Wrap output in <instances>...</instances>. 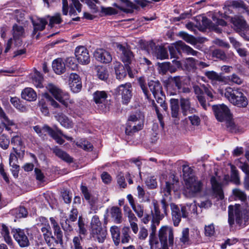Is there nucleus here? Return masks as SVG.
Wrapping results in <instances>:
<instances>
[{
  "mask_svg": "<svg viewBox=\"0 0 249 249\" xmlns=\"http://www.w3.org/2000/svg\"><path fill=\"white\" fill-rule=\"evenodd\" d=\"M228 222L231 226L236 224L241 227H244L249 222V209L245 205L235 204L228 207Z\"/></svg>",
  "mask_w": 249,
  "mask_h": 249,
  "instance_id": "obj_1",
  "label": "nucleus"
},
{
  "mask_svg": "<svg viewBox=\"0 0 249 249\" xmlns=\"http://www.w3.org/2000/svg\"><path fill=\"white\" fill-rule=\"evenodd\" d=\"M212 108L216 119L219 122L224 123L227 130L235 132L236 126L232 121L229 108L224 104L213 105Z\"/></svg>",
  "mask_w": 249,
  "mask_h": 249,
  "instance_id": "obj_2",
  "label": "nucleus"
},
{
  "mask_svg": "<svg viewBox=\"0 0 249 249\" xmlns=\"http://www.w3.org/2000/svg\"><path fill=\"white\" fill-rule=\"evenodd\" d=\"M224 95L230 103L238 107H245L248 105V99L240 89L227 87Z\"/></svg>",
  "mask_w": 249,
  "mask_h": 249,
  "instance_id": "obj_3",
  "label": "nucleus"
},
{
  "mask_svg": "<svg viewBox=\"0 0 249 249\" xmlns=\"http://www.w3.org/2000/svg\"><path fill=\"white\" fill-rule=\"evenodd\" d=\"M13 37L9 38L5 45L4 53H7L13 47H17L22 45V39L25 36V30L23 26L18 24L13 26Z\"/></svg>",
  "mask_w": 249,
  "mask_h": 249,
  "instance_id": "obj_4",
  "label": "nucleus"
},
{
  "mask_svg": "<svg viewBox=\"0 0 249 249\" xmlns=\"http://www.w3.org/2000/svg\"><path fill=\"white\" fill-rule=\"evenodd\" d=\"M144 117L140 111L136 112L131 115L128 119L125 133L127 135H131L133 133L142 129L143 126Z\"/></svg>",
  "mask_w": 249,
  "mask_h": 249,
  "instance_id": "obj_5",
  "label": "nucleus"
},
{
  "mask_svg": "<svg viewBox=\"0 0 249 249\" xmlns=\"http://www.w3.org/2000/svg\"><path fill=\"white\" fill-rule=\"evenodd\" d=\"M46 88L57 101L66 107L68 106L69 103H73V100L70 99L69 93L62 90L54 84L48 83L46 85Z\"/></svg>",
  "mask_w": 249,
  "mask_h": 249,
  "instance_id": "obj_6",
  "label": "nucleus"
},
{
  "mask_svg": "<svg viewBox=\"0 0 249 249\" xmlns=\"http://www.w3.org/2000/svg\"><path fill=\"white\" fill-rule=\"evenodd\" d=\"M148 86L157 103L160 104L164 111H166L167 107L165 103L164 95L161 84L159 81L151 80L148 83Z\"/></svg>",
  "mask_w": 249,
  "mask_h": 249,
  "instance_id": "obj_7",
  "label": "nucleus"
},
{
  "mask_svg": "<svg viewBox=\"0 0 249 249\" xmlns=\"http://www.w3.org/2000/svg\"><path fill=\"white\" fill-rule=\"evenodd\" d=\"M169 50L171 58H178V56L181 54V52L193 55H197L198 53L197 52L194 50L190 46L186 45L182 41L176 42L169 47Z\"/></svg>",
  "mask_w": 249,
  "mask_h": 249,
  "instance_id": "obj_8",
  "label": "nucleus"
},
{
  "mask_svg": "<svg viewBox=\"0 0 249 249\" xmlns=\"http://www.w3.org/2000/svg\"><path fill=\"white\" fill-rule=\"evenodd\" d=\"M203 188V184L196 178H192L185 182L183 194L187 197H195L199 195Z\"/></svg>",
  "mask_w": 249,
  "mask_h": 249,
  "instance_id": "obj_9",
  "label": "nucleus"
},
{
  "mask_svg": "<svg viewBox=\"0 0 249 249\" xmlns=\"http://www.w3.org/2000/svg\"><path fill=\"white\" fill-rule=\"evenodd\" d=\"M172 220L174 225L178 226L181 221V217L187 218L188 216V206H182L180 209L174 204H171Z\"/></svg>",
  "mask_w": 249,
  "mask_h": 249,
  "instance_id": "obj_10",
  "label": "nucleus"
},
{
  "mask_svg": "<svg viewBox=\"0 0 249 249\" xmlns=\"http://www.w3.org/2000/svg\"><path fill=\"white\" fill-rule=\"evenodd\" d=\"M117 48L118 51L121 53V59L122 61L125 64L126 69L128 71V74L130 75L131 70L128 65L131 63L133 59L134 56L133 53L128 47L120 44L117 45Z\"/></svg>",
  "mask_w": 249,
  "mask_h": 249,
  "instance_id": "obj_11",
  "label": "nucleus"
},
{
  "mask_svg": "<svg viewBox=\"0 0 249 249\" xmlns=\"http://www.w3.org/2000/svg\"><path fill=\"white\" fill-rule=\"evenodd\" d=\"M158 236L160 240L164 242L168 246L174 244V232L172 227L167 226L161 227L159 231Z\"/></svg>",
  "mask_w": 249,
  "mask_h": 249,
  "instance_id": "obj_12",
  "label": "nucleus"
},
{
  "mask_svg": "<svg viewBox=\"0 0 249 249\" xmlns=\"http://www.w3.org/2000/svg\"><path fill=\"white\" fill-rule=\"evenodd\" d=\"M75 56L78 62L82 65H87L90 62V56L88 49L83 46L77 47L75 50Z\"/></svg>",
  "mask_w": 249,
  "mask_h": 249,
  "instance_id": "obj_13",
  "label": "nucleus"
},
{
  "mask_svg": "<svg viewBox=\"0 0 249 249\" xmlns=\"http://www.w3.org/2000/svg\"><path fill=\"white\" fill-rule=\"evenodd\" d=\"M131 88L130 83H126L119 86L116 89L118 94L122 95L123 103L124 104H127L131 98Z\"/></svg>",
  "mask_w": 249,
  "mask_h": 249,
  "instance_id": "obj_14",
  "label": "nucleus"
},
{
  "mask_svg": "<svg viewBox=\"0 0 249 249\" xmlns=\"http://www.w3.org/2000/svg\"><path fill=\"white\" fill-rule=\"evenodd\" d=\"M13 236L20 247H26L29 245V241L23 230L18 229L12 231Z\"/></svg>",
  "mask_w": 249,
  "mask_h": 249,
  "instance_id": "obj_15",
  "label": "nucleus"
},
{
  "mask_svg": "<svg viewBox=\"0 0 249 249\" xmlns=\"http://www.w3.org/2000/svg\"><path fill=\"white\" fill-rule=\"evenodd\" d=\"M179 103L181 112L183 115L186 116L196 112V109L192 105L190 98L181 97Z\"/></svg>",
  "mask_w": 249,
  "mask_h": 249,
  "instance_id": "obj_16",
  "label": "nucleus"
},
{
  "mask_svg": "<svg viewBox=\"0 0 249 249\" xmlns=\"http://www.w3.org/2000/svg\"><path fill=\"white\" fill-rule=\"evenodd\" d=\"M211 183L214 193L219 199L224 198L223 192L221 183V179L219 176H213L211 178Z\"/></svg>",
  "mask_w": 249,
  "mask_h": 249,
  "instance_id": "obj_17",
  "label": "nucleus"
},
{
  "mask_svg": "<svg viewBox=\"0 0 249 249\" xmlns=\"http://www.w3.org/2000/svg\"><path fill=\"white\" fill-rule=\"evenodd\" d=\"M94 55L98 61L104 63H108L112 59L110 53L103 49H97L95 51Z\"/></svg>",
  "mask_w": 249,
  "mask_h": 249,
  "instance_id": "obj_18",
  "label": "nucleus"
},
{
  "mask_svg": "<svg viewBox=\"0 0 249 249\" xmlns=\"http://www.w3.org/2000/svg\"><path fill=\"white\" fill-rule=\"evenodd\" d=\"M69 85L73 92H79L82 88V83L79 76L74 73H71L69 77Z\"/></svg>",
  "mask_w": 249,
  "mask_h": 249,
  "instance_id": "obj_19",
  "label": "nucleus"
},
{
  "mask_svg": "<svg viewBox=\"0 0 249 249\" xmlns=\"http://www.w3.org/2000/svg\"><path fill=\"white\" fill-rule=\"evenodd\" d=\"M231 22L233 25L234 29L238 32L247 31L249 29L246 20L242 17H234L231 18Z\"/></svg>",
  "mask_w": 249,
  "mask_h": 249,
  "instance_id": "obj_20",
  "label": "nucleus"
},
{
  "mask_svg": "<svg viewBox=\"0 0 249 249\" xmlns=\"http://www.w3.org/2000/svg\"><path fill=\"white\" fill-rule=\"evenodd\" d=\"M90 235L94 240H97L99 243H103L106 238L107 231L101 227L90 230Z\"/></svg>",
  "mask_w": 249,
  "mask_h": 249,
  "instance_id": "obj_21",
  "label": "nucleus"
},
{
  "mask_svg": "<svg viewBox=\"0 0 249 249\" xmlns=\"http://www.w3.org/2000/svg\"><path fill=\"white\" fill-rule=\"evenodd\" d=\"M41 231L42 233L43 238L48 246L53 245V243H56L55 237L53 235L50 225H47L46 227H42Z\"/></svg>",
  "mask_w": 249,
  "mask_h": 249,
  "instance_id": "obj_22",
  "label": "nucleus"
},
{
  "mask_svg": "<svg viewBox=\"0 0 249 249\" xmlns=\"http://www.w3.org/2000/svg\"><path fill=\"white\" fill-rule=\"evenodd\" d=\"M32 22L34 26L33 34L35 35L37 31H43L47 24V20L44 18H40L37 17L33 18Z\"/></svg>",
  "mask_w": 249,
  "mask_h": 249,
  "instance_id": "obj_23",
  "label": "nucleus"
},
{
  "mask_svg": "<svg viewBox=\"0 0 249 249\" xmlns=\"http://www.w3.org/2000/svg\"><path fill=\"white\" fill-rule=\"evenodd\" d=\"M50 220L53 230L54 235L55 236V239L56 243H60V244L62 243L63 232L61 231L58 224L53 217H51Z\"/></svg>",
  "mask_w": 249,
  "mask_h": 249,
  "instance_id": "obj_24",
  "label": "nucleus"
},
{
  "mask_svg": "<svg viewBox=\"0 0 249 249\" xmlns=\"http://www.w3.org/2000/svg\"><path fill=\"white\" fill-rule=\"evenodd\" d=\"M205 76L211 81L213 85L216 84L217 82H225L226 78L221 74H218L214 71H207Z\"/></svg>",
  "mask_w": 249,
  "mask_h": 249,
  "instance_id": "obj_25",
  "label": "nucleus"
},
{
  "mask_svg": "<svg viewBox=\"0 0 249 249\" xmlns=\"http://www.w3.org/2000/svg\"><path fill=\"white\" fill-rule=\"evenodd\" d=\"M0 119L1 123L6 130L7 131H11V126L15 125L13 120H10L8 116L6 115L2 108L0 107Z\"/></svg>",
  "mask_w": 249,
  "mask_h": 249,
  "instance_id": "obj_26",
  "label": "nucleus"
},
{
  "mask_svg": "<svg viewBox=\"0 0 249 249\" xmlns=\"http://www.w3.org/2000/svg\"><path fill=\"white\" fill-rule=\"evenodd\" d=\"M157 236L149 238L150 249H168V246L161 240L159 241Z\"/></svg>",
  "mask_w": 249,
  "mask_h": 249,
  "instance_id": "obj_27",
  "label": "nucleus"
},
{
  "mask_svg": "<svg viewBox=\"0 0 249 249\" xmlns=\"http://www.w3.org/2000/svg\"><path fill=\"white\" fill-rule=\"evenodd\" d=\"M52 67L53 71L57 74L63 73L66 69L65 64L61 58L53 60L52 63Z\"/></svg>",
  "mask_w": 249,
  "mask_h": 249,
  "instance_id": "obj_28",
  "label": "nucleus"
},
{
  "mask_svg": "<svg viewBox=\"0 0 249 249\" xmlns=\"http://www.w3.org/2000/svg\"><path fill=\"white\" fill-rule=\"evenodd\" d=\"M21 97L22 99L28 101H34L37 98V95L33 89L26 88L22 91Z\"/></svg>",
  "mask_w": 249,
  "mask_h": 249,
  "instance_id": "obj_29",
  "label": "nucleus"
},
{
  "mask_svg": "<svg viewBox=\"0 0 249 249\" xmlns=\"http://www.w3.org/2000/svg\"><path fill=\"white\" fill-rule=\"evenodd\" d=\"M56 119L60 123L61 125L67 128L73 127V123L67 116L62 113H58L55 116Z\"/></svg>",
  "mask_w": 249,
  "mask_h": 249,
  "instance_id": "obj_30",
  "label": "nucleus"
},
{
  "mask_svg": "<svg viewBox=\"0 0 249 249\" xmlns=\"http://www.w3.org/2000/svg\"><path fill=\"white\" fill-rule=\"evenodd\" d=\"M81 190L85 198L88 201L91 206H93L98 202L97 197L91 196L87 187L84 185H81Z\"/></svg>",
  "mask_w": 249,
  "mask_h": 249,
  "instance_id": "obj_31",
  "label": "nucleus"
},
{
  "mask_svg": "<svg viewBox=\"0 0 249 249\" xmlns=\"http://www.w3.org/2000/svg\"><path fill=\"white\" fill-rule=\"evenodd\" d=\"M114 65L116 78L120 80L124 79L126 75L124 67L119 62H115Z\"/></svg>",
  "mask_w": 249,
  "mask_h": 249,
  "instance_id": "obj_32",
  "label": "nucleus"
},
{
  "mask_svg": "<svg viewBox=\"0 0 249 249\" xmlns=\"http://www.w3.org/2000/svg\"><path fill=\"white\" fill-rule=\"evenodd\" d=\"M122 4L124 5L126 7V8H124L123 6H118V8L120 10L127 13H132L134 9H136L138 8V6L129 1V0H119Z\"/></svg>",
  "mask_w": 249,
  "mask_h": 249,
  "instance_id": "obj_33",
  "label": "nucleus"
},
{
  "mask_svg": "<svg viewBox=\"0 0 249 249\" xmlns=\"http://www.w3.org/2000/svg\"><path fill=\"white\" fill-rule=\"evenodd\" d=\"M111 216L114 222L120 224L122 221V213L121 210L117 207H113L111 209Z\"/></svg>",
  "mask_w": 249,
  "mask_h": 249,
  "instance_id": "obj_34",
  "label": "nucleus"
},
{
  "mask_svg": "<svg viewBox=\"0 0 249 249\" xmlns=\"http://www.w3.org/2000/svg\"><path fill=\"white\" fill-rule=\"evenodd\" d=\"M178 183V181L173 179L172 181H166L165 185L161 188L162 192L165 196H169L171 195V192L174 189L175 185Z\"/></svg>",
  "mask_w": 249,
  "mask_h": 249,
  "instance_id": "obj_35",
  "label": "nucleus"
},
{
  "mask_svg": "<svg viewBox=\"0 0 249 249\" xmlns=\"http://www.w3.org/2000/svg\"><path fill=\"white\" fill-rule=\"evenodd\" d=\"M53 152L56 156L64 161L69 163L72 162V158L61 149L55 147L53 149Z\"/></svg>",
  "mask_w": 249,
  "mask_h": 249,
  "instance_id": "obj_36",
  "label": "nucleus"
},
{
  "mask_svg": "<svg viewBox=\"0 0 249 249\" xmlns=\"http://www.w3.org/2000/svg\"><path fill=\"white\" fill-rule=\"evenodd\" d=\"M107 94L104 91H97L93 94V99L96 104H102L105 102Z\"/></svg>",
  "mask_w": 249,
  "mask_h": 249,
  "instance_id": "obj_37",
  "label": "nucleus"
},
{
  "mask_svg": "<svg viewBox=\"0 0 249 249\" xmlns=\"http://www.w3.org/2000/svg\"><path fill=\"white\" fill-rule=\"evenodd\" d=\"M110 231L115 245H118L121 241L119 228L116 226H113L111 227Z\"/></svg>",
  "mask_w": 249,
  "mask_h": 249,
  "instance_id": "obj_38",
  "label": "nucleus"
},
{
  "mask_svg": "<svg viewBox=\"0 0 249 249\" xmlns=\"http://www.w3.org/2000/svg\"><path fill=\"white\" fill-rule=\"evenodd\" d=\"M32 82L37 88L43 87L42 82L43 81V77L40 73L36 70L31 76Z\"/></svg>",
  "mask_w": 249,
  "mask_h": 249,
  "instance_id": "obj_39",
  "label": "nucleus"
},
{
  "mask_svg": "<svg viewBox=\"0 0 249 249\" xmlns=\"http://www.w3.org/2000/svg\"><path fill=\"white\" fill-rule=\"evenodd\" d=\"M182 170L183 178L185 182L190 180L192 178H196L193 174V169L188 165H183Z\"/></svg>",
  "mask_w": 249,
  "mask_h": 249,
  "instance_id": "obj_40",
  "label": "nucleus"
},
{
  "mask_svg": "<svg viewBox=\"0 0 249 249\" xmlns=\"http://www.w3.org/2000/svg\"><path fill=\"white\" fill-rule=\"evenodd\" d=\"M71 3L70 4V9L69 14L71 15H77L76 11L78 13L81 12V4L79 2L78 0H71Z\"/></svg>",
  "mask_w": 249,
  "mask_h": 249,
  "instance_id": "obj_41",
  "label": "nucleus"
},
{
  "mask_svg": "<svg viewBox=\"0 0 249 249\" xmlns=\"http://www.w3.org/2000/svg\"><path fill=\"white\" fill-rule=\"evenodd\" d=\"M171 114L172 117L177 118L178 115V100L176 99H170Z\"/></svg>",
  "mask_w": 249,
  "mask_h": 249,
  "instance_id": "obj_42",
  "label": "nucleus"
},
{
  "mask_svg": "<svg viewBox=\"0 0 249 249\" xmlns=\"http://www.w3.org/2000/svg\"><path fill=\"white\" fill-rule=\"evenodd\" d=\"M77 214H78V211L76 209L73 208L71 211L69 218L66 219V220L65 221L66 224H68V226H69L68 230H69V231L72 230V227L70 226V223L71 222H74L77 219Z\"/></svg>",
  "mask_w": 249,
  "mask_h": 249,
  "instance_id": "obj_43",
  "label": "nucleus"
},
{
  "mask_svg": "<svg viewBox=\"0 0 249 249\" xmlns=\"http://www.w3.org/2000/svg\"><path fill=\"white\" fill-rule=\"evenodd\" d=\"M158 59H164L168 58V54L167 50L162 47L159 46L157 48L154 54Z\"/></svg>",
  "mask_w": 249,
  "mask_h": 249,
  "instance_id": "obj_44",
  "label": "nucleus"
},
{
  "mask_svg": "<svg viewBox=\"0 0 249 249\" xmlns=\"http://www.w3.org/2000/svg\"><path fill=\"white\" fill-rule=\"evenodd\" d=\"M179 240L182 245H188L189 244V229L188 228H184L182 230Z\"/></svg>",
  "mask_w": 249,
  "mask_h": 249,
  "instance_id": "obj_45",
  "label": "nucleus"
},
{
  "mask_svg": "<svg viewBox=\"0 0 249 249\" xmlns=\"http://www.w3.org/2000/svg\"><path fill=\"white\" fill-rule=\"evenodd\" d=\"M11 104L20 111L24 112L27 111L26 107L20 103V100L16 97H12L10 99Z\"/></svg>",
  "mask_w": 249,
  "mask_h": 249,
  "instance_id": "obj_46",
  "label": "nucleus"
},
{
  "mask_svg": "<svg viewBox=\"0 0 249 249\" xmlns=\"http://www.w3.org/2000/svg\"><path fill=\"white\" fill-rule=\"evenodd\" d=\"M18 157L14 154L11 153L9 157V164L12 167L13 171L17 172L19 166L17 164Z\"/></svg>",
  "mask_w": 249,
  "mask_h": 249,
  "instance_id": "obj_47",
  "label": "nucleus"
},
{
  "mask_svg": "<svg viewBox=\"0 0 249 249\" xmlns=\"http://www.w3.org/2000/svg\"><path fill=\"white\" fill-rule=\"evenodd\" d=\"M130 230L128 227H124L122 229V236L121 239V242L123 244L127 243L129 242L131 239L129 235Z\"/></svg>",
  "mask_w": 249,
  "mask_h": 249,
  "instance_id": "obj_48",
  "label": "nucleus"
},
{
  "mask_svg": "<svg viewBox=\"0 0 249 249\" xmlns=\"http://www.w3.org/2000/svg\"><path fill=\"white\" fill-rule=\"evenodd\" d=\"M82 238L81 236H75L72 239V243L71 245L72 249H83L82 246Z\"/></svg>",
  "mask_w": 249,
  "mask_h": 249,
  "instance_id": "obj_49",
  "label": "nucleus"
},
{
  "mask_svg": "<svg viewBox=\"0 0 249 249\" xmlns=\"http://www.w3.org/2000/svg\"><path fill=\"white\" fill-rule=\"evenodd\" d=\"M1 234L3 235L5 241L9 245H11L12 240L9 236V231L8 228L4 225H2Z\"/></svg>",
  "mask_w": 249,
  "mask_h": 249,
  "instance_id": "obj_50",
  "label": "nucleus"
},
{
  "mask_svg": "<svg viewBox=\"0 0 249 249\" xmlns=\"http://www.w3.org/2000/svg\"><path fill=\"white\" fill-rule=\"evenodd\" d=\"M179 36L185 41L189 43L194 44L196 43L195 38L193 36L189 35L185 32H180L179 33Z\"/></svg>",
  "mask_w": 249,
  "mask_h": 249,
  "instance_id": "obj_51",
  "label": "nucleus"
},
{
  "mask_svg": "<svg viewBox=\"0 0 249 249\" xmlns=\"http://www.w3.org/2000/svg\"><path fill=\"white\" fill-rule=\"evenodd\" d=\"M213 56L221 60H226L227 58L225 52L220 49H215L212 53Z\"/></svg>",
  "mask_w": 249,
  "mask_h": 249,
  "instance_id": "obj_52",
  "label": "nucleus"
},
{
  "mask_svg": "<svg viewBox=\"0 0 249 249\" xmlns=\"http://www.w3.org/2000/svg\"><path fill=\"white\" fill-rule=\"evenodd\" d=\"M231 181L234 184L238 185L240 183L239 178L238 174L237 171L235 168L233 166H231Z\"/></svg>",
  "mask_w": 249,
  "mask_h": 249,
  "instance_id": "obj_53",
  "label": "nucleus"
},
{
  "mask_svg": "<svg viewBox=\"0 0 249 249\" xmlns=\"http://www.w3.org/2000/svg\"><path fill=\"white\" fill-rule=\"evenodd\" d=\"M132 208L139 218H142V217H143L144 213V208L143 206L137 204L132 207Z\"/></svg>",
  "mask_w": 249,
  "mask_h": 249,
  "instance_id": "obj_54",
  "label": "nucleus"
},
{
  "mask_svg": "<svg viewBox=\"0 0 249 249\" xmlns=\"http://www.w3.org/2000/svg\"><path fill=\"white\" fill-rule=\"evenodd\" d=\"M102 223L97 215H94L90 222V230L101 227Z\"/></svg>",
  "mask_w": 249,
  "mask_h": 249,
  "instance_id": "obj_55",
  "label": "nucleus"
},
{
  "mask_svg": "<svg viewBox=\"0 0 249 249\" xmlns=\"http://www.w3.org/2000/svg\"><path fill=\"white\" fill-rule=\"evenodd\" d=\"M97 75L101 80H107L108 77L107 71L104 68H99L97 70Z\"/></svg>",
  "mask_w": 249,
  "mask_h": 249,
  "instance_id": "obj_56",
  "label": "nucleus"
},
{
  "mask_svg": "<svg viewBox=\"0 0 249 249\" xmlns=\"http://www.w3.org/2000/svg\"><path fill=\"white\" fill-rule=\"evenodd\" d=\"M11 143L13 144L15 146H17V148L23 147V145L22 138L18 135L15 136L12 138Z\"/></svg>",
  "mask_w": 249,
  "mask_h": 249,
  "instance_id": "obj_57",
  "label": "nucleus"
},
{
  "mask_svg": "<svg viewBox=\"0 0 249 249\" xmlns=\"http://www.w3.org/2000/svg\"><path fill=\"white\" fill-rule=\"evenodd\" d=\"M139 83L140 86L142 90L145 97L147 99H149L150 94L149 93L148 90L147 89L146 85L145 84L144 81L142 80V78H140L139 79Z\"/></svg>",
  "mask_w": 249,
  "mask_h": 249,
  "instance_id": "obj_58",
  "label": "nucleus"
},
{
  "mask_svg": "<svg viewBox=\"0 0 249 249\" xmlns=\"http://www.w3.org/2000/svg\"><path fill=\"white\" fill-rule=\"evenodd\" d=\"M9 140L4 135L0 136V146L3 149H6L9 147Z\"/></svg>",
  "mask_w": 249,
  "mask_h": 249,
  "instance_id": "obj_59",
  "label": "nucleus"
},
{
  "mask_svg": "<svg viewBox=\"0 0 249 249\" xmlns=\"http://www.w3.org/2000/svg\"><path fill=\"white\" fill-rule=\"evenodd\" d=\"M148 235L147 230L144 226L141 227L138 234V239L141 240H144L147 237Z\"/></svg>",
  "mask_w": 249,
  "mask_h": 249,
  "instance_id": "obj_60",
  "label": "nucleus"
},
{
  "mask_svg": "<svg viewBox=\"0 0 249 249\" xmlns=\"http://www.w3.org/2000/svg\"><path fill=\"white\" fill-rule=\"evenodd\" d=\"M233 194L239 199L244 201L246 199L247 196L245 194L238 189H234L232 191Z\"/></svg>",
  "mask_w": 249,
  "mask_h": 249,
  "instance_id": "obj_61",
  "label": "nucleus"
},
{
  "mask_svg": "<svg viewBox=\"0 0 249 249\" xmlns=\"http://www.w3.org/2000/svg\"><path fill=\"white\" fill-rule=\"evenodd\" d=\"M159 71L160 73L165 74L168 71L169 69V62H164L159 64Z\"/></svg>",
  "mask_w": 249,
  "mask_h": 249,
  "instance_id": "obj_62",
  "label": "nucleus"
},
{
  "mask_svg": "<svg viewBox=\"0 0 249 249\" xmlns=\"http://www.w3.org/2000/svg\"><path fill=\"white\" fill-rule=\"evenodd\" d=\"M62 19L59 14H57L55 16L51 17L50 19L49 26L53 27L55 24H59L61 22Z\"/></svg>",
  "mask_w": 249,
  "mask_h": 249,
  "instance_id": "obj_63",
  "label": "nucleus"
},
{
  "mask_svg": "<svg viewBox=\"0 0 249 249\" xmlns=\"http://www.w3.org/2000/svg\"><path fill=\"white\" fill-rule=\"evenodd\" d=\"M171 82H173L175 85L176 87H177L178 89H180L182 85L181 77L179 76H177L174 77L171 76L170 77Z\"/></svg>",
  "mask_w": 249,
  "mask_h": 249,
  "instance_id": "obj_64",
  "label": "nucleus"
}]
</instances>
